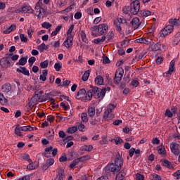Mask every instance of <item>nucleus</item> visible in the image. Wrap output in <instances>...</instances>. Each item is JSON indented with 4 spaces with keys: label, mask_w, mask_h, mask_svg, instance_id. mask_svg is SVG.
<instances>
[{
    "label": "nucleus",
    "mask_w": 180,
    "mask_h": 180,
    "mask_svg": "<svg viewBox=\"0 0 180 180\" xmlns=\"http://www.w3.org/2000/svg\"><path fill=\"white\" fill-rule=\"evenodd\" d=\"M115 106L112 104H109L107 107L106 110L104 112L103 118L105 120H111V119H113L115 117V115L111 114L112 110L115 109Z\"/></svg>",
    "instance_id": "nucleus-1"
},
{
    "label": "nucleus",
    "mask_w": 180,
    "mask_h": 180,
    "mask_svg": "<svg viewBox=\"0 0 180 180\" xmlns=\"http://www.w3.org/2000/svg\"><path fill=\"white\" fill-rule=\"evenodd\" d=\"M140 12V1H132L130 4V13L137 15Z\"/></svg>",
    "instance_id": "nucleus-2"
},
{
    "label": "nucleus",
    "mask_w": 180,
    "mask_h": 180,
    "mask_svg": "<svg viewBox=\"0 0 180 180\" xmlns=\"http://www.w3.org/2000/svg\"><path fill=\"white\" fill-rule=\"evenodd\" d=\"M124 71L123 68H119L118 70L115 72V76L114 77V84H119L122 79L123 78V74Z\"/></svg>",
    "instance_id": "nucleus-3"
},
{
    "label": "nucleus",
    "mask_w": 180,
    "mask_h": 180,
    "mask_svg": "<svg viewBox=\"0 0 180 180\" xmlns=\"http://www.w3.org/2000/svg\"><path fill=\"white\" fill-rule=\"evenodd\" d=\"M173 27L171 25H167L165 28H163L160 31V37H165L166 36H168V34H171L173 31Z\"/></svg>",
    "instance_id": "nucleus-4"
},
{
    "label": "nucleus",
    "mask_w": 180,
    "mask_h": 180,
    "mask_svg": "<svg viewBox=\"0 0 180 180\" xmlns=\"http://www.w3.org/2000/svg\"><path fill=\"white\" fill-rule=\"evenodd\" d=\"M109 27L106 24H100L98 25V33L99 36H105L108 33Z\"/></svg>",
    "instance_id": "nucleus-5"
},
{
    "label": "nucleus",
    "mask_w": 180,
    "mask_h": 180,
    "mask_svg": "<svg viewBox=\"0 0 180 180\" xmlns=\"http://www.w3.org/2000/svg\"><path fill=\"white\" fill-rule=\"evenodd\" d=\"M170 149H171L172 153H173V154H174V155H179V154H180L179 144H178L175 142H172L170 144Z\"/></svg>",
    "instance_id": "nucleus-6"
},
{
    "label": "nucleus",
    "mask_w": 180,
    "mask_h": 180,
    "mask_svg": "<svg viewBox=\"0 0 180 180\" xmlns=\"http://www.w3.org/2000/svg\"><path fill=\"white\" fill-rule=\"evenodd\" d=\"M37 102H40V96L39 95V91H35L34 96L31 98L28 103V104L30 105V108L32 105H36Z\"/></svg>",
    "instance_id": "nucleus-7"
},
{
    "label": "nucleus",
    "mask_w": 180,
    "mask_h": 180,
    "mask_svg": "<svg viewBox=\"0 0 180 180\" xmlns=\"http://www.w3.org/2000/svg\"><path fill=\"white\" fill-rule=\"evenodd\" d=\"M74 40V37L68 36L67 37L66 40L63 42V46L67 49H70L72 47V41Z\"/></svg>",
    "instance_id": "nucleus-8"
},
{
    "label": "nucleus",
    "mask_w": 180,
    "mask_h": 180,
    "mask_svg": "<svg viewBox=\"0 0 180 180\" xmlns=\"http://www.w3.org/2000/svg\"><path fill=\"white\" fill-rule=\"evenodd\" d=\"M108 169L111 172H119L122 169V167L115 163H112L108 165Z\"/></svg>",
    "instance_id": "nucleus-9"
},
{
    "label": "nucleus",
    "mask_w": 180,
    "mask_h": 180,
    "mask_svg": "<svg viewBox=\"0 0 180 180\" xmlns=\"http://www.w3.org/2000/svg\"><path fill=\"white\" fill-rule=\"evenodd\" d=\"M0 65L2 68H9L12 65L11 64V61L8 60V59L3 58L0 60Z\"/></svg>",
    "instance_id": "nucleus-10"
},
{
    "label": "nucleus",
    "mask_w": 180,
    "mask_h": 180,
    "mask_svg": "<svg viewBox=\"0 0 180 180\" xmlns=\"http://www.w3.org/2000/svg\"><path fill=\"white\" fill-rule=\"evenodd\" d=\"M86 94V90L85 89H80L76 96V99H81L84 102V99H85V95Z\"/></svg>",
    "instance_id": "nucleus-11"
},
{
    "label": "nucleus",
    "mask_w": 180,
    "mask_h": 180,
    "mask_svg": "<svg viewBox=\"0 0 180 180\" xmlns=\"http://www.w3.org/2000/svg\"><path fill=\"white\" fill-rule=\"evenodd\" d=\"M131 24L132 25L134 29H139V27H140V25H141V22H140V19L136 17L132 19Z\"/></svg>",
    "instance_id": "nucleus-12"
},
{
    "label": "nucleus",
    "mask_w": 180,
    "mask_h": 180,
    "mask_svg": "<svg viewBox=\"0 0 180 180\" xmlns=\"http://www.w3.org/2000/svg\"><path fill=\"white\" fill-rule=\"evenodd\" d=\"M168 26H172L174 30V26H180V20L176 18H171L169 20V25Z\"/></svg>",
    "instance_id": "nucleus-13"
},
{
    "label": "nucleus",
    "mask_w": 180,
    "mask_h": 180,
    "mask_svg": "<svg viewBox=\"0 0 180 180\" xmlns=\"http://www.w3.org/2000/svg\"><path fill=\"white\" fill-rule=\"evenodd\" d=\"M92 96H94V90L91 89L85 94L84 102H89V101H91Z\"/></svg>",
    "instance_id": "nucleus-14"
},
{
    "label": "nucleus",
    "mask_w": 180,
    "mask_h": 180,
    "mask_svg": "<svg viewBox=\"0 0 180 180\" xmlns=\"http://www.w3.org/2000/svg\"><path fill=\"white\" fill-rule=\"evenodd\" d=\"M114 164L118 165L119 167H121V168L123 166V158L122 157V155H120V153H117V155H116Z\"/></svg>",
    "instance_id": "nucleus-15"
},
{
    "label": "nucleus",
    "mask_w": 180,
    "mask_h": 180,
    "mask_svg": "<svg viewBox=\"0 0 180 180\" xmlns=\"http://www.w3.org/2000/svg\"><path fill=\"white\" fill-rule=\"evenodd\" d=\"M21 12L22 13H33L34 11L32 8L30 6H24L21 8Z\"/></svg>",
    "instance_id": "nucleus-16"
},
{
    "label": "nucleus",
    "mask_w": 180,
    "mask_h": 180,
    "mask_svg": "<svg viewBox=\"0 0 180 180\" xmlns=\"http://www.w3.org/2000/svg\"><path fill=\"white\" fill-rule=\"evenodd\" d=\"M16 71L17 72H20V74H23V75H27V77L30 75L29 70H27L25 67H20V68H17Z\"/></svg>",
    "instance_id": "nucleus-17"
},
{
    "label": "nucleus",
    "mask_w": 180,
    "mask_h": 180,
    "mask_svg": "<svg viewBox=\"0 0 180 180\" xmlns=\"http://www.w3.org/2000/svg\"><path fill=\"white\" fill-rule=\"evenodd\" d=\"M93 96H94L95 99H99L101 98V91H99V88L98 87H93Z\"/></svg>",
    "instance_id": "nucleus-18"
},
{
    "label": "nucleus",
    "mask_w": 180,
    "mask_h": 180,
    "mask_svg": "<svg viewBox=\"0 0 180 180\" xmlns=\"http://www.w3.org/2000/svg\"><path fill=\"white\" fill-rule=\"evenodd\" d=\"M124 176H126V172L124 169H122L115 177V180H124Z\"/></svg>",
    "instance_id": "nucleus-19"
},
{
    "label": "nucleus",
    "mask_w": 180,
    "mask_h": 180,
    "mask_svg": "<svg viewBox=\"0 0 180 180\" xmlns=\"http://www.w3.org/2000/svg\"><path fill=\"white\" fill-rule=\"evenodd\" d=\"M11 89H12V86H11V84L9 83H6L2 86V91L6 92V94L8 92H11Z\"/></svg>",
    "instance_id": "nucleus-20"
},
{
    "label": "nucleus",
    "mask_w": 180,
    "mask_h": 180,
    "mask_svg": "<svg viewBox=\"0 0 180 180\" xmlns=\"http://www.w3.org/2000/svg\"><path fill=\"white\" fill-rule=\"evenodd\" d=\"M139 13L142 18H147L148 16H151V11L148 10H141L139 11Z\"/></svg>",
    "instance_id": "nucleus-21"
},
{
    "label": "nucleus",
    "mask_w": 180,
    "mask_h": 180,
    "mask_svg": "<svg viewBox=\"0 0 180 180\" xmlns=\"http://www.w3.org/2000/svg\"><path fill=\"white\" fill-rule=\"evenodd\" d=\"M160 49H161V45L160 44V43H153L150 44V49L152 50V51H158Z\"/></svg>",
    "instance_id": "nucleus-22"
},
{
    "label": "nucleus",
    "mask_w": 180,
    "mask_h": 180,
    "mask_svg": "<svg viewBox=\"0 0 180 180\" xmlns=\"http://www.w3.org/2000/svg\"><path fill=\"white\" fill-rule=\"evenodd\" d=\"M114 25L115 26L117 32H118L119 33H122V26L120 22H119V20H115Z\"/></svg>",
    "instance_id": "nucleus-23"
},
{
    "label": "nucleus",
    "mask_w": 180,
    "mask_h": 180,
    "mask_svg": "<svg viewBox=\"0 0 180 180\" xmlns=\"http://www.w3.org/2000/svg\"><path fill=\"white\" fill-rule=\"evenodd\" d=\"M13 30H16V25H11L7 30L4 31V33H5V34H9V33L13 32Z\"/></svg>",
    "instance_id": "nucleus-24"
},
{
    "label": "nucleus",
    "mask_w": 180,
    "mask_h": 180,
    "mask_svg": "<svg viewBox=\"0 0 180 180\" xmlns=\"http://www.w3.org/2000/svg\"><path fill=\"white\" fill-rule=\"evenodd\" d=\"M103 77L101 75H98L95 78V83L97 85H102L103 84Z\"/></svg>",
    "instance_id": "nucleus-25"
},
{
    "label": "nucleus",
    "mask_w": 180,
    "mask_h": 180,
    "mask_svg": "<svg viewBox=\"0 0 180 180\" xmlns=\"http://www.w3.org/2000/svg\"><path fill=\"white\" fill-rule=\"evenodd\" d=\"M175 65V60H172L171 62H170V65H169V70L167 72V74H169L171 75V74H172Z\"/></svg>",
    "instance_id": "nucleus-26"
},
{
    "label": "nucleus",
    "mask_w": 180,
    "mask_h": 180,
    "mask_svg": "<svg viewBox=\"0 0 180 180\" xmlns=\"http://www.w3.org/2000/svg\"><path fill=\"white\" fill-rule=\"evenodd\" d=\"M80 37L82 41H84V43L88 44V39H86V34H85V32H84V30L80 32Z\"/></svg>",
    "instance_id": "nucleus-27"
},
{
    "label": "nucleus",
    "mask_w": 180,
    "mask_h": 180,
    "mask_svg": "<svg viewBox=\"0 0 180 180\" xmlns=\"http://www.w3.org/2000/svg\"><path fill=\"white\" fill-rule=\"evenodd\" d=\"M51 151H53V146H49L45 148L44 157L49 158L50 157Z\"/></svg>",
    "instance_id": "nucleus-28"
},
{
    "label": "nucleus",
    "mask_w": 180,
    "mask_h": 180,
    "mask_svg": "<svg viewBox=\"0 0 180 180\" xmlns=\"http://www.w3.org/2000/svg\"><path fill=\"white\" fill-rule=\"evenodd\" d=\"M106 40V36H103L101 38H98L96 39H94V43L96 44H102L103 41Z\"/></svg>",
    "instance_id": "nucleus-29"
},
{
    "label": "nucleus",
    "mask_w": 180,
    "mask_h": 180,
    "mask_svg": "<svg viewBox=\"0 0 180 180\" xmlns=\"http://www.w3.org/2000/svg\"><path fill=\"white\" fill-rule=\"evenodd\" d=\"M22 128L19 127V125H17L16 127L15 128V134L16 136H18L19 137H22L23 134H22Z\"/></svg>",
    "instance_id": "nucleus-30"
},
{
    "label": "nucleus",
    "mask_w": 180,
    "mask_h": 180,
    "mask_svg": "<svg viewBox=\"0 0 180 180\" xmlns=\"http://www.w3.org/2000/svg\"><path fill=\"white\" fill-rule=\"evenodd\" d=\"M26 63H27V56H26V58H21L19 60V62L17 63V65H25Z\"/></svg>",
    "instance_id": "nucleus-31"
},
{
    "label": "nucleus",
    "mask_w": 180,
    "mask_h": 180,
    "mask_svg": "<svg viewBox=\"0 0 180 180\" xmlns=\"http://www.w3.org/2000/svg\"><path fill=\"white\" fill-rule=\"evenodd\" d=\"M179 41H180V32H177L174 37V39L173 42L174 46H177Z\"/></svg>",
    "instance_id": "nucleus-32"
},
{
    "label": "nucleus",
    "mask_w": 180,
    "mask_h": 180,
    "mask_svg": "<svg viewBox=\"0 0 180 180\" xmlns=\"http://www.w3.org/2000/svg\"><path fill=\"white\" fill-rule=\"evenodd\" d=\"M163 165H164V167L169 168V169H172L174 168V167H172V164L171 163V162H169L167 160H164Z\"/></svg>",
    "instance_id": "nucleus-33"
},
{
    "label": "nucleus",
    "mask_w": 180,
    "mask_h": 180,
    "mask_svg": "<svg viewBox=\"0 0 180 180\" xmlns=\"http://www.w3.org/2000/svg\"><path fill=\"white\" fill-rule=\"evenodd\" d=\"M47 75H48V71L47 70H45L44 72L40 75L39 79L40 81H46L47 79Z\"/></svg>",
    "instance_id": "nucleus-34"
},
{
    "label": "nucleus",
    "mask_w": 180,
    "mask_h": 180,
    "mask_svg": "<svg viewBox=\"0 0 180 180\" xmlns=\"http://www.w3.org/2000/svg\"><path fill=\"white\" fill-rule=\"evenodd\" d=\"M34 128L30 125L21 127V131H33Z\"/></svg>",
    "instance_id": "nucleus-35"
},
{
    "label": "nucleus",
    "mask_w": 180,
    "mask_h": 180,
    "mask_svg": "<svg viewBox=\"0 0 180 180\" xmlns=\"http://www.w3.org/2000/svg\"><path fill=\"white\" fill-rule=\"evenodd\" d=\"M79 163V159H75L72 162L69 167L70 168H71V169H74V168H75V167H77V165H78Z\"/></svg>",
    "instance_id": "nucleus-36"
},
{
    "label": "nucleus",
    "mask_w": 180,
    "mask_h": 180,
    "mask_svg": "<svg viewBox=\"0 0 180 180\" xmlns=\"http://www.w3.org/2000/svg\"><path fill=\"white\" fill-rule=\"evenodd\" d=\"M88 115L89 117H94L95 116V108L91 107L88 109Z\"/></svg>",
    "instance_id": "nucleus-37"
},
{
    "label": "nucleus",
    "mask_w": 180,
    "mask_h": 180,
    "mask_svg": "<svg viewBox=\"0 0 180 180\" xmlns=\"http://www.w3.org/2000/svg\"><path fill=\"white\" fill-rule=\"evenodd\" d=\"M81 119L84 123H88V115L86 112H83L81 114Z\"/></svg>",
    "instance_id": "nucleus-38"
},
{
    "label": "nucleus",
    "mask_w": 180,
    "mask_h": 180,
    "mask_svg": "<svg viewBox=\"0 0 180 180\" xmlns=\"http://www.w3.org/2000/svg\"><path fill=\"white\" fill-rule=\"evenodd\" d=\"M89 70H88L84 73L82 78V81H88V79L89 78Z\"/></svg>",
    "instance_id": "nucleus-39"
},
{
    "label": "nucleus",
    "mask_w": 180,
    "mask_h": 180,
    "mask_svg": "<svg viewBox=\"0 0 180 180\" xmlns=\"http://www.w3.org/2000/svg\"><path fill=\"white\" fill-rule=\"evenodd\" d=\"M33 33H34V27H30L27 30V34H28V37H29L30 39H32V36H33Z\"/></svg>",
    "instance_id": "nucleus-40"
},
{
    "label": "nucleus",
    "mask_w": 180,
    "mask_h": 180,
    "mask_svg": "<svg viewBox=\"0 0 180 180\" xmlns=\"http://www.w3.org/2000/svg\"><path fill=\"white\" fill-rule=\"evenodd\" d=\"M96 115H97V117L90 121L91 124H93V125L98 124V123L101 122V118L99 117V115L98 114Z\"/></svg>",
    "instance_id": "nucleus-41"
},
{
    "label": "nucleus",
    "mask_w": 180,
    "mask_h": 180,
    "mask_svg": "<svg viewBox=\"0 0 180 180\" xmlns=\"http://www.w3.org/2000/svg\"><path fill=\"white\" fill-rule=\"evenodd\" d=\"M77 130H78V127H72L68 128V133H70V134H74V133H75Z\"/></svg>",
    "instance_id": "nucleus-42"
},
{
    "label": "nucleus",
    "mask_w": 180,
    "mask_h": 180,
    "mask_svg": "<svg viewBox=\"0 0 180 180\" xmlns=\"http://www.w3.org/2000/svg\"><path fill=\"white\" fill-rule=\"evenodd\" d=\"M37 49L39 51H44V50H47L49 47L46 45V44L42 43L41 45L38 46Z\"/></svg>",
    "instance_id": "nucleus-43"
},
{
    "label": "nucleus",
    "mask_w": 180,
    "mask_h": 180,
    "mask_svg": "<svg viewBox=\"0 0 180 180\" xmlns=\"http://www.w3.org/2000/svg\"><path fill=\"white\" fill-rule=\"evenodd\" d=\"M153 41V38L150 37H143V44H150V43Z\"/></svg>",
    "instance_id": "nucleus-44"
},
{
    "label": "nucleus",
    "mask_w": 180,
    "mask_h": 180,
    "mask_svg": "<svg viewBox=\"0 0 180 180\" xmlns=\"http://www.w3.org/2000/svg\"><path fill=\"white\" fill-rule=\"evenodd\" d=\"M150 178L152 180H161V176L154 173L150 175Z\"/></svg>",
    "instance_id": "nucleus-45"
},
{
    "label": "nucleus",
    "mask_w": 180,
    "mask_h": 180,
    "mask_svg": "<svg viewBox=\"0 0 180 180\" xmlns=\"http://www.w3.org/2000/svg\"><path fill=\"white\" fill-rule=\"evenodd\" d=\"M43 8V0H39L36 4L35 9Z\"/></svg>",
    "instance_id": "nucleus-46"
},
{
    "label": "nucleus",
    "mask_w": 180,
    "mask_h": 180,
    "mask_svg": "<svg viewBox=\"0 0 180 180\" xmlns=\"http://www.w3.org/2000/svg\"><path fill=\"white\" fill-rule=\"evenodd\" d=\"M41 9L43 8L35 9V11H37L35 13V15L36 16H37L38 18H40L43 16V13H41Z\"/></svg>",
    "instance_id": "nucleus-47"
},
{
    "label": "nucleus",
    "mask_w": 180,
    "mask_h": 180,
    "mask_svg": "<svg viewBox=\"0 0 180 180\" xmlns=\"http://www.w3.org/2000/svg\"><path fill=\"white\" fill-rule=\"evenodd\" d=\"M115 20H119L120 25H124V23H127V21L126 20V18L122 16L120 18H116Z\"/></svg>",
    "instance_id": "nucleus-48"
},
{
    "label": "nucleus",
    "mask_w": 180,
    "mask_h": 180,
    "mask_svg": "<svg viewBox=\"0 0 180 180\" xmlns=\"http://www.w3.org/2000/svg\"><path fill=\"white\" fill-rule=\"evenodd\" d=\"M22 160H25V161H28V162H32V159H30V156L28 154H24L22 155Z\"/></svg>",
    "instance_id": "nucleus-49"
},
{
    "label": "nucleus",
    "mask_w": 180,
    "mask_h": 180,
    "mask_svg": "<svg viewBox=\"0 0 180 180\" xmlns=\"http://www.w3.org/2000/svg\"><path fill=\"white\" fill-rule=\"evenodd\" d=\"M73 30H74V25H72L67 32V37H68V36H72V33Z\"/></svg>",
    "instance_id": "nucleus-50"
},
{
    "label": "nucleus",
    "mask_w": 180,
    "mask_h": 180,
    "mask_svg": "<svg viewBox=\"0 0 180 180\" xmlns=\"http://www.w3.org/2000/svg\"><path fill=\"white\" fill-rule=\"evenodd\" d=\"M40 67L41 68H47L49 67V60H44L40 63Z\"/></svg>",
    "instance_id": "nucleus-51"
},
{
    "label": "nucleus",
    "mask_w": 180,
    "mask_h": 180,
    "mask_svg": "<svg viewBox=\"0 0 180 180\" xmlns=\"http://www.w3.org/2000/svg\"><path fill=\"white\" fill-rule=\"evenodd\" d=\"M77 127L78 130H79V131H84V129H85V125L82 124V122H79Z\"/></svg>",
    "instance_id": "nucleus-52"
},
{
    "label": "nucleus",
    "mask_w": 180,
    "mask_h": 180,
    "mask_svg": "<svg viewBox=\"0 0 180 180\" xmlns=\"http://www.w3.org/2000/svg\"><path fill=\"white\" fill-rule=\"evenodd\" d=\"M54 68H55L56 71H60V70H61V68H63V66L61 65V64L60 63H56L54 65Z\"/></svg>",
    "instance_id": "nucleus-53"
},
{
    "label": "nucleus",
    "mask_w": 180,
    "mask_h": 180,
    "mask_svg": "<svg viewBox=\"0 0 180 180\" xmlns=\"http://www.w3.org/2000/svg\"><path fill=\"white\" fill-rule=\"evenodd\" d=\"M158 154H161V155H162V157H165V148L161 147L160 148L158 149Z\"/></svg>",
    "instance_id": "nucleus-54"
},
{
    "label": "nucleus",
    "mask_w": 180,
    "mask_h": 180,
    "mask_svg": "<svg viewBox=\"0 0 180 180\" xmlns=\"http://www.w3.org/2000/svg\"><path fill=\"white\" fill-rule=\"evenodd\" d=\"M114 37L115 34L113 33V32H109L106 36L108 41H110V40H112V39H113Z\"/></svg>",
    "instance_id": "nucleus-55"
},
{
    "label": "nucleus",
    "mask_w": 180,
    "mask_h": 180,
    "mask_svg": "<svg viewBox=\"0 0 180 180\" xmlns=\"http://www.w3.org/2000/svg\"><path fill=\"white\" fill-rule=\"evenodd\" d=\"M103 64H109V63H110V60H109V58H108V56L103 55Z\"/></svg>",
    "instance_id": "nucleus-56"
},
{
    "label": "nucleus",
    "mask_w": 180,
    "mask_h": 180,
    "mask_svg": "<svg viewBox=\"0 0 180 180\" xmlns=\"http://www.w3.org/2000/svg\"><path fill=\"white\" fill-rule=\"evenodd\" d=\"M20 39L21 41H23L24 43H27V37H25V34H20Z\"/></svg>",
    "instance_id": "nucleus-57"
},
{
    "label": "nucleus",
    "mask_w": 180,
    "mask_h": 180,
    "mask_svg": "<svg viewBox=\"0 0 180 180\" xmlns=\"http://www.w3.org/2000/svg\"><path fill=\"white\" fill-rule=\"evenodd\" d=\"M27 169H28L30 171H32V169H36V167L34 166V162H31L27 165Z\"/></svg>",
    "instance_id": "nucleus-58"
},
{
    "label": "nucleus",
    "mask_w": 180,
    "mask_h": 180,
    "mask_svg": "<svg viewBox=\"0 0 180 180\" xmlns=\"http://www.w3.org/2000/svg\"><path fill=\"white\" fill-rule=\"evenodd\" d=\"M42 27H44V29H50V27L51 26V24L48 22H44L41 25Z\"/></svg>",
    "instance_id": "nucleus-59"
},
{
    "label": "nucleus",
    "mask_w": 180,
    "mask_h": 180,
    "mask_svg": "<svg viewBox=\"0 0 180 180\" xmlns=\"http://www.w3.org/2000/svg\"><path fill=\"white\" fill-rule=\"evenodd\" d=\"M56 4L58 6H64L65 5V0H58Z\"/></svg>",
    "instance_id": "nucleus-60"
},
{
    "label": "nucleus",
    "mask_w": 180,
    "mask_h": 180,
    "mask_svg": "<svg viewBox=\"0 0 180 180\" xmlns=\"http://www.w3.org/2000/svg\"><path fill=\"white\" fill-rule=\"evenodd\" d=\"M122 12H123V13H125V15H127V13H129V12H130V7L124 6L122 8Z\"/></svg>",
    "instance_id": "nucleus-61"
},
{
    "label": "nucleus",
    "mask_w": 180,
    "mask_h": 180,
    "mask_svg": "<svg viewBox=\"0 0 180 180\" xmlns=\"http://www.w3.org/2000/svg\"><path fill=\"white\" fill-rule=\"evenodd\" d=\"M92 148H94V147L91 145L83 146V150L85 151H91Z\"/></svg>",
    "instance_id": "nucleus-62"
},
{
    "label": "nucleus",
    "mask_w": 180,
    "mask_h": 180,
    "mask_svg": "<svg viewBox=\"0 0 180 180\" xmlns=\"http://www.w3.org/2000/svg\"><path fill=\"white\" fill-rule=\"evenodd\" d=\"M46 163L51 167V165H53L54 164V159L53 158H49L46 160Z\"/></svg>",
    "instance_id": "nucleus-63"
},
{
    "label": "nucleus",
    "mask_w": 180,
    "mask_h": 180,
    "mask_svg": "<svg viewBox=\"0 0 180 180\" xmlns=\"http://www.w3.org/2000/svg\"><path fill=\"white\" fill-rule=\"evenodd\" d=\"M115 144H122L123 143V139H120V137H117L115 139Z\"/></svg>",
    "instance_id": "nucleus-64"
}]
</instances>
